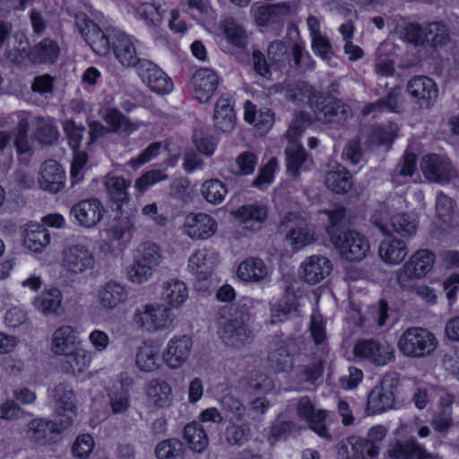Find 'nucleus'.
I'll return each mask as SVG.
<instances>
[{
	"label": "nucleus",
	"mask_w": 459,
	"mask_h": 459,
	"mask_svg": "<svg viewBox=\"0 0 459 459\" xmlns=\"http://www.w3.org/2000/svg\"><path fill=\"white\" fill-rule=\"evenodd\" d=\"M227 312L226 308L220 312L218 335L227 346L238 348L252 337L251 315L245 308H235L229 317Z\"/></svg>",
	"instance_id": "obj_1"
},
{
	"label": "nucleus",
	"mask_w": 459,
	"mask_h": 459,
	"mask_svg": "<svg viewBox=\"0 0 459 459\" xmlns=\"http://www.w3.org/2000/svg\"><path fill=\"white\" fill-rule=\"evenodd\" d=\"M437 339L430 331L419 326L407 328L400 335L397 347L406 358L424 359L431 356L437 347Z\"/></svg>",
	"instance_id": "obj_2"
},
{
	"label": "nucleus",
	"mask_w": 459,
	"mask_h": 459,
	"mask_svg": "<svg viewBox=\"0 0 459 459\" xmlns=\"http://www.w3.org/2000/svg\"><path fill=\"white\" fill-rule=\"evenodd\" d=\"M404 36L415 47H430L434 49L443 48L451 39L449 28L443 22H431L423 26L409 23L404 28Z\"/></svg>",
	"instance_id": "obj_3"
},
{
	"label": "nucleus",
	"mask_w": 459,
	"mask_h": 459,
	"mask_svg": "<svg viewBox=\"0 0 459 459\" xmlns=\"http://www.w3.org/2000/svg\"><path fill=\"white\" fill-rule=\"evenodd\" d=\"M328 236L340 255L349 262H359L366 258L370 251L367 238L356 230L334 232L330 230Z\"/></svg>",
	"instance_id": "obj_4"
},
{
	"label": "nucleus",
	"mask_w": 459,
	"mask_h": 459,
	"mask_svg": "<svg viewBox=\"0 0 459 459\" xmlns=\"http://www.w3.org/2000/svg\"><path fill=\"white\" fill-rule=\"evenodd\" d=\"M133 321L141 329L159 332L172 325L174 314L165 304H146L134 311Z\"/></svg>",
	"instance_id": "obj_5"
},
{
	"label": "nucleus",
	"mask_w": 459,
	"mask_h": 459,
	"mask_svg": "<svg viewBox=\"0 0 459 459\" xmlns=\"http://www.w3.org/2000/svg\"><path fill=\"white\" fill-rule=\"evenodd\" d=\"M73 424V416L56 421L36 418L27 425V438L37 445L46 446L56 443V436Z\"/></svg>",
	"instance_id": "obj_6"
},
{
	"label": "nucleus",
	"mask_w": 459,
	"mask_h": 459,
	"mask_svg": "<svg viewBox=\"0 0 459 459\" xmlns=\"http://www.w3.org/2000/svg\"><path fill=\"white\" fill-rule=\"evenodd\" d=\"M60 265L68 274H82L94 268L91 250L82 243L66 245L61 252Z\"/></svg>",
	"instance_id": "obj_7"
},
{
	"label": "nucleus",
	"mask_w": 459,
	"mask_h": 459,
	"mask_svg": "<svg viewBox=\"0 0 459 459\" xmlns=\"http://www.w3.org/2000/svg\"><path fill=\"white\" fill-rule=\"evenodd\" d=\"M434 255L427 249L416 251L410 259L396 271V281L402 289L411 288V281L424 277L432 268Z\"/></svg>",
	"instance_id": "obj_8"
},
{
	"label": "nucleus",
	"mask_w": 459,
	"mask_h": 459,
	"mask_svg": "<svg viewBox=\"0 0 459 459\" xmlns=\"http://www.w3.org/2000/svg\"><path fill=\"white\" fill-rule=\"evenodd\" d=\"M298 217L291 212L286 214L280 222L279 230L285 232V240L292 249L299 250L316 240V235L311 227L296 222Z\"/></svg>",
	"instance_id": "obj_9"
},
{
	"label": "nucleus",
	"mask_w": 459,
	"mask_h": 459,
	"mask_svg": "<svg viewBox=\"0 0 459 459\" xmlns=\"http://www.w3.org/2000/svg\"><path fill=\"white\" fill-rule=\"evenodd\" d=\"M193 346L194 342L188 335H175L166 343L161 360L169 369H178L189 360Z\"/></svg>",
	"instance_id": "obj_10"
},
{
	"label": "nucleus",
	"mask_w": 459,
	"mask_h": 459,
	"mask_svg": "<svg viewBox=\"0 0 459 459\" xmlns=\"http://www.w3.org/2000/svg\"><path fill=\"white\" fill-rule=\"evenodd\" d=\"M420 169L428 180L440 184H448L458 176L446 157L436 154L423 157L420 160Z\"/></svg>",
	"instance_id": "obj_11"
},
{
	"label": "nucleus",
	"mask_w": 459,
	"mask_h": 459,
	"mask_svg": "<svg viewBox=\"0 0 459 459\" xmlns=\"http://www.w3.org/2000/svg\"><path fill=\"white\" fill-rule=\"evenodd\" d=\"M394 348L387 342L363 339L353 347V354L361 359L368 360L376 366H384L394 360Z\"/></svg>",
	"instance_id": "obj_12"
},
{
	"label": "nucleus",
	"mask_w": 459,
	"mask_h": 459,
	"mask_svg": "<svg viewBox=\"0 0 459 459\" xmlns=\"http://www.w3.org/2000/svg\"><path fill=\"white\" fill-rule=\"evenodd\" d=\"M309 107L313 110L316 119L322 123H331L336 117L343 118L349 111L340 100L325 96L317 91L314 98L311 99Z\"/></svg>",
	"instance_id": "obj_13"
},
{
	"label": "nucleus",
	"mask_w": 459,
	"mask_h": 459,
	"mask_svg": "<svg viewBox=\"0 0 459 459\" xmlns=\"http://www.w3.org/2000/svg\"><path fill=\"white\" fill-rule=\"evenodd\" d=\"M136 72L143 82L156 93L168 94L173 90V83L168 75L147 59L138 62Z\"/></svg>",
	"instance_id": "obj_14"
},
{
	"label": "nucleus",
	"mask_w": 459,
	"mask_h": 459,
	"mask_svg": "<svg viewBox=\"0 0 459 459\" xmlns=\"http://www.w3.org/2000/svg\"><path fill=\"white\" fill-rule=\"evenodd\" d=\"M297 413L300 420H305L308 428L319 437L331 440L332 436L325 425L326 411L322 409H315L314 404L307 396L301 397L297 403Z\"/></svg>",
	"instance_id": "obj_15"
},
{
	"label": "nucleus",
	"mask_w": 459,
	"mask_h": 459,
	"mask_svg": "<svg viewBox=\"0 0 459 459\" xmlns=\"http://www.w3.org/2000/svg\"><path fill=\"white\" fill-rule=\"evenodd\" d=\"M406 90L422 108H431L438 97L436 82L427 76H414L407 83Z\"/></svg>",
	"instance_id": "obj_16"
},
{
	"label": "nucleus",
	"mask_w": 459,
	"mask_h": 459,
	"mask_svg": "<svg viewBox=\"0 0 459 459\" xmlns=\"http://www.w3.org/2000/svg\"><path fill=\"white\" fill-rule=\"evenodd\" d=\"M105 208L96 198L78 202L70 210L77 223L84 228L96 226L103 218Z\"/></svg>",
	"instance_id": "obj_17"
},
{
	"label": "nucleus",
	"mask_w": 459,
	"mask_h": 459,
	"mask_svg": "<svg viewBox=\"0 0 459 459\" xmlns=\"http://www.w3.org/2000/svg\"><path fill=\"white\" fill-rule=\"evenodd\" d=\"M110 37L112 39V49L118 62L126 67H134L140 59L137 56L136 48L133 39L125 32L112 29Z\"/></svg>",
	"instance_id": "obj_18"
},
{
	"label": "nucleus",
	"mask_w": 459,
	"mask_h": 459,
	"mask_svg": "<svg viewBox=\"0 0 459 459\" xmlns=\"http://www.w3.org/2000/svg\"><path fill=\"white\" fill-rule=\"evenodd\" d=\"M269 208L263 203L254 202L243 204L232 212L234 217L245 229L257 230L268 218Z\"/></svg>",
	"instance_id": "obj_19"
},
{
	"label": "nucleus",
	"mask_w": 459,
	"mask_h": 459,
	"mask_svg": "<svg viewBox=\"0 0 459 459\" xmlns=\"http://www.w3.org/2000/svg\"><path fill=\"white\" fill-rule=\"evenodd\" d=\"M185 232L192 239H208L217 231V222L210 215L199 212L186 217Z\"/></svg>",
	"instance_id": "obj_20"
},
{
	"label": "nucleus",
	"mask_w": 459,
	"mask_h": 459,
	"mask_svg": "<svg viewBox=\"0 0 459 459\" xmlns=\"http://www.w3.org/2000/svg\"><path fill=\"white\" fill-rule=\"evenodd\" d=\"M218 84V75L208 68L198 69L191 79L194 96L201 103H206L212 99Z\"/></svg>",
	"instance_id": "obj_21"
},
{
	"label": "nucleus",
	"mask_w": 459,
	"mask_h": 459,
	"mask_svg": "<svg viewBox=\"0 0 459 459\" xmlns=\"http://www.w3.org/2000/svg\"><path fill=\"white\" fill-rule=\"evenodd\" d=\"M338 459H374L376 450L363 437L351 436L343 438L337 446Z\"/></svg>",
	"instance_id": "obj_22"
},
{
	"label": "nucleus",
	"mask_w": 459,
	"mask_h": 459,
	"mask_svg": "<svg viewBox=\"0 0 459 459\" xmlns=\"http://www.w3.org/2000/svg\"><path fill=\"white\" fill-rule=\"evenodd\" d=\"M96 299L103 311L110 312L127 300V291L121 283L108 281L99 289Z\"/></svg>",
	"instance_id": "obj_23"
},
{
	"label": "nucleus",
	"mask_w": 459,
	"mask_h": 459,
	"mask_svg": "<svg viewBox=\"0 0 459 459\" xmlns=\"http://www.w3.org/2000/svg\"><path fill=\"white\" fill-rule=\"evenodd\" d=\"M331 261L324 255H311L300 265V275L309 284H316L332 272Z\"/></svg>",
	"instance_id": "obj_24"
},
{
	"label": "nucleus",
	"mask_w": 459,
	"mask_h": 459,
	"mask_svg": "<svg viewBox=\"0 0 459 459\" xmlns=\"http://www.w3.org/2000/svg\"><path fill=\"white\" fill-rule=\"evenodd\" d=\"M65 171L56 160H49L40 168L39 184L40 188L49 193H58L65 187Z\"/></svg>",
	"instance_id": "obj_25"
},
{
	"label": "nucleus",
	"mask_w": 459,
	"mask_h": 459,
	"mask_svg": "<svg viewBox=\"0 0 459 459\" xmlns=\"http://www.w3.org/2000/svg\"><path fill=\"white\" fill-rule=\"evenodd\" d=\"M275 93H281L290 101L306 102L308 106L316 91L305 82H284L273 87Z\"/></svg>",
	"instance_id": "obj_26"
},
{
	"label": "nucleus",
	"mask_w": 459,
	"mask_h": 459,
	"mask_svg": "<svg viewBox=\"0 0 459 459\" xmlns=\"http://www.w3.org/2000/svg\"><path fill=\"white\" fill-rule=\"evenodd\" d=\"M147 403L157 409L169 408L173 402V392L170 385L163 379H152L145 389Z\"/></svg>",
	"instance_id": "obj_27"
},
{
	"label": "nucleus",
	"mask_w": 459,
	"mask_h": 459,
	"mask_svg": "<svg viewBox=\"0 0 459 459\" xmlns=\"http://www.w3.org/2000/svg\"><path fill=\"white\" fill-rule=\"evenodd\" d=\"M217 256L207 249L196 250L188 260L190 272L200 281L207 280L216 266Z\"/></svg>",
	"instance_id": "obj_28"
},
{
	"label": "nucleus",
	"mask_w": 459,
	"mask_h": 459,
	"mask_svg": "<svg viewBox=\"0 0 459 459\" xmlns=\"http://www.w3.org/2000/svg\"><path fill=\"white\" fill-rule=\"evenodd\" d=\"M62 357L59 363L61 370L74 376L84 372L90 367L92 360L91 351L83 348H75L63 354Z\"/></svg>",
	"instance_id": "obj_29"
},
{
	"label": "nucleus",
	"mask_w": 459,
	"mask_h": 459,
	"mask_svg": "<svg viewBox=\"0 0 459 459\" xmlns=\"http://www.w3.org/2000/svg\"><path fill=\"white\" fill-rule=\"evenodd\" d=\"M160 348L153 342H144L135 354V365L142 372L152 373L160 368Z\"/></svg>",
	"instance_id": "obj_30"
},
{
	"label": "nucleus",
	"mask_w": 459,
	"mask_h": 459,
	"mask_svg": "<svg viewBox=\"0 0 459 459\" xmlns=\"http://www.w3.org/2000/svg\"><path fill=\"white\" fill-rule=\"evenodd\" d=\"M79 336L77 331L71 325H61L56 328L51 338V351L54 354L62 356L77 348Z\"/></svg>",
	"instance_id": "obj_31"
},
{
	"label": "nucleus",
	"mask_w": 459,
	"mask_h": 459,
	"mask_svg": "<svg viewBox=\"0 0 459 459\" xmlns=\"http://www.w3.org/2000/svg\"><path fill=\"white\" fill-rule=\"evenodd\" d=\"M394 402V394L392 386L381 382L369 393L367 410L371 414L381 413L392 408Z\"/></svg>",
	"instance_id": "obj_32"
},
{
	"label": "nucleus",
	"mask_w": 459,
	"mask_h": 459,
	"mask_svg": "<svg viewBox=\"0 0 459 459\" xmlns=\"http://www.w3.org/2000/svg\"><path fill=\"white\" fill-rule=\"evenodd\" d=\"M378 253L380 258L385 264L396 265L406 257L408 247L403 240L388 236L381 241Z\"/></svg>",
	"instance_id": "obj_33"
},
{
	"label": "nucleus",
	"mask_w": 459,
	"mask_h": 459,
	"mask_svg": "<svg viewBox=\"0 0 459 459\" xmlns=\"http://www.w3.org/2000/svg\"><path fill=\"white\" fill-rule=\"evenodd\" d=\"M214 126L218 131L228 133L233 130L236 123V117L230 97L221 96L219 98L214 108Z\"/></svg>",
	"instance_id": "obj_34"
},
{
	"label": "nucleus",
	"mask_w": 459,
	"mask_h": 459,
	"mask_svg": "<svg viewBox=\"0 0 459 459\" xmlns=\"http://www.w3.org/2000/svg\"><path fill=\"white\" fill-rule=\"evenodd\" d=\"M161 299L167 306L178 308L188 299V288L183 281L169 279L162 283Z\"/></svg>",
	"instance_id": "obj_35"
},
{
	"label": "nucleus",
	"mask_w": 459,
	"mask_h": 459,
	"mask_svg": "<svg viewBox=\"0 0 459 459\" xmlns=\"http://www.w3.org/2000/svg\"><path fill=\"white\" fill-rule=\"evenodd\" d=\"M325 185L333 193L345 194L351 188V177L342 165L336 163L325 172Z\"/></svg>",
	"instance_id": "obj_36"
},
{
	"label": "nucleus",
	"mask_w": 459,
	"mask_h": 459,
	"mask_svg": "<svg viewBox=\"0 0 459 459\" xmlns=\"http://www.w3.org/2000/svg\"><path fill=\"white\" fill-rule=\"evenodd\" d=\"M237 274L244 281L257 282L268 275V268L262 259L250 257L238 265Z\"/></svg>",
	"instance_id": "obj_37"
},
{
	"label": "nucleus",
	"mask_w": 459,
	"mask_h": 459,
	"mask_svg": "<svg viewBox=\"0 0 459 459\" xmlns=\"http://www.w3.org/2000/svg\"><path fill=\"white\" fill-rule=\"evenodd\" d=\"M52 397L57 406L58 410H62L65 414H62L60 419L73 416V421L76 416V406L74 403V394L71 387L65 384L57 385L52 390Z\"/></svg>",
	"instance_id": "obj_38"
},
{
	"label": "nucleus",
	"mask_w": 459,
	"mask_h": 459,
	"mask_svg": "<svg viewBox=\"0 0 459 459\" xmlns=\"http://www.w3.org/2000/svg\"><path fill=\"white\" fill-rule=\"evenodd\" d=\"M103 120L110 126L108 128L110 133L129 134L139 128L138 123L131 122L122 112L112 108L105 110Z\"/></svg>",
	"instance_id": "obj_39"
},
{
	"label": "nucleus",
	"mask_w": 459,
	"mask_h": 459,
	"mask_svg": "<svg viewBox=\"0 0 459 459\" xmlns=\"http://www.w3.org/2000/svg\"><path fill=\"white\" fill-rule=\"evenodd\" d=\"M23 242L25 247L39 253L49 245L50 233L41 225H31L26 230Z\"/></svg>",
	"instance_id": "obj_40"
},
{
	"label": "nucleus",
	"mask_w": 459,
	"mask_h": 459,
	"mask_svg": "<svg viewBox=\"0 0 459 459\" xmlns=\"http://www.w3.org/2000/svg\"><path fill=\"white\" fill-rule=\"evenodd\" d=\"M287 169L293 176L298 177L299 170L305 166L308 160L307 155L300 143L295 139H290V144L286 148Z\"/></svg>",
	"instance_id": "obj_41"
},
{
	"label": "nucleus",
	"mask_w": 459,
	"mask_h": 459,
	"mask_svg": "<svg viewBox=\"0 0 459 459\" xmlns=\"http://www.w3.org/2000/svg\"><path fill=\"white\" fill-rule=\"evenodd\" d=\"M62 304V294L57 289L43 291L34 301V307L44 316L56 314Z\"/></svg>",
	"instance_id": "obj_42"
},
{
	"label": "nucleus",
	"mask_w": 459,
	"mask_h": 459,
	"mask_svg": "<svg viewBox=\"0 0 459 459\" xmlns=\"http://www.w3.org/2000/svg\"><path fill=\"white\" fill-rule=\"evenodd\" d=\"M111 30L109 29L103 32L98 25H91V30L87 32L84 39L96 54L105 56L112 46Z\"/></svg>",
	"instance_id": "obj_43"
},
{
	"label": "nucleus",
	"mask_w": 459,
	"mask_h": 459,
	"mask_svg": "<svg viewBox=\"0 0 459 459\" xmlns=\"http://www.w3.org/2000/svg\"><path fill=\"white\" fill-rule=\"evenodd\" d=\"M105 188L110 199L117 204L128 202V187L131 186L130 180H126L122 177L108 175L105 180Z\"/></svg>",
	"instance_id": "obj_44"
},
{
	"label": "nucleus",
	"mask_w": 459,
	"mask_h": 459,
	"mask_svg": "<svg viewBox=\"0 0 459 459\" xmlns=\"http://www.w3.org/2000/svg\"><path fill=\"white\" fill-rule=\"evenodd\" d=\"M59 54V47L56 42L49 39H44L35 45L30 51V58L37 63H53Z\"/></svg>",
	"instance_id": "obj_45"
},
{
	"label": "nucleus",
	"mask_w": 459,
	"mask_h": 459,
	"mask_svg": "<svg viewBox=\"0 0 459 459\" xmlns=\"http://www.w3.org/2000/svg\"><path fill=\"white\" fill-rule=\"evenodd\" d=\"M184 437L189 447L198 453L203 452L208 446L206 432L196 421H193L185 427Z\"/></svg>",
	"instance_id": "obj_46"
},
{
	"label": "nucleus",
	"mask_w": 459,
	"mask_h": 459,
	"mask_svg": "<svg viewBox=\"0 0 459 459\" xmlns=\"http://www.w3.org/2000/svg\"><path fill=\"white\" fill-rule=\"evenodd\" d=\"M401 96V89L394 88L385 99L379 100L374 103L365 106L362 109L364 116L375 113L377 111L389 110L392 112H398L400 109L399 99Z\"/></svg>",
	"instance_id": "obj_47"
},
{
	"label": "nucleus",
	"mask_w": 459,
	"mask_h": 459,
	"mask_svg": "<svg viewBox=\"0 0 459 459\" xmlns=\"http://www.w3.org/2000/svg\"><path fill=\"white\" fill-rule=\"evenodd\" d=\"M201 194L208 203L217 205L224 201L228 194V188L219 179H209L202 184Z\"/></svg>",
	"instance_id": "obj_48"
},
{
	"label": "nucleus",
	"mask_w": 459,
	"mask_h": 459,
	"mask_svg": "<svg viewBox=\"0 0 459 459\" xmlns=\"http://www.w3.org/2000/svg\"><path fill=\"white\" fill-rule=\"evenodd\" d=\"M391 225L397 234L403 237H411L417 231L418 221L412 214L401 212L392 216Z\"/></svg>",
	"instance_id": "obj_49"
},
{
	"label": "nucleus",
	"mask_w": 459,
	"mask_h": 459,
	"mask_svg": "<svg viewBox=\"0 0 459 459\" xmlns=\"http://www.w3.org/2000/svg\"><path fill=\"white\" fill-rule=\"evenodd\" d=\"M108 403L113 414H124L130 408V393L121 384L119 388L108 392Z\"/></svg>",
	"instance_id": "obj_50"
},
{
	"label": "nucleus",
	"mask_w": 459,
	"mask_h": 459,
	"mask_svg": "<svg viewBox=\"0 0 459 459\" xmlns=\"http://www.w3.org/2000/svg\"><path fill=\"white\" fill-rule=\"evenodd\" d=\"M420 449L415 440L397 441L390 445L388 455L392 459H416Z\"/></svg>",
	"instance_id": "obj_51"
},
{
	"label": "nucleus",
	"mask_w": 459,
	"mask_h": 459,
	"mask_svg": "<svg viewBox=\"0 0 459 459\" xmlns=\"http://www.w3.org/2000/svg\"><path fill=\"white\" fill-rule=\"evenodd\" d=\"M245 119L247 122L254 124L257 128L265 131L273 126L274 116L267 108H263L258 111H255L247 107L245 111Z\"/></svg>",
	"instance_id": "obj_52"
},
{
	"label": "nucleus",
	"mask_w": 459,
	"mask_h": 459,
	"mask_svg": "<svg viewBox=\"0 0 459 459\" xmlns=\"http://www.w3.org/2000/svg\"><path fill=\"white\" fill-rule=\"evenodd\" d=\"M268 363L275 373L288 372L293 367L292 358L284 347L271 351L268 355Z\"/></svg>",
	"instance_id": "obj_53"
},
{
	"label": "nucleus",
	"mask_w": 459,
	"mask_h": 459,
	"mask_svg": "<svg viewBox=\"0 0 459 459\" xmlns=\"http://www.w3.org/2000/svg\"><path fill=\"white\" fill-rule=\"evenodd\" d=\"M257 157L250 152L240 153L231 165L230 171L237 176H247L254 172L257 165Z\"/></svg>",
	"instance_id": "obj_54"
},
{
	"label": "nucleus",
	"mask_w": 459,
	"mask_h": 459,
	"mask_svg": "<svg viewBox=\"0 0 459 459\" xmlns=\"http://www.w3.org/2000/svg\"><path fill=\"white\" fill-rule=\"evenodd\" d=\"M136 258L155 270L162 261V255L158 245L154 243H144L140 247Z\"/></svg>",
	"instance_id": "obj_55"
},
{
	"label": "nucleus",
	"mask_w": 459,
	"mask_h": 459,
	"mask_svg": "<svg viewBox=\"0 0 459 459\" xmlns=\"http://www.w3.org/2000/svg\"><path fill=\"white\" fill-rule=\"evenodd\" d=\"M58 132L53 119L37 118V136L45 144H50L57 139Z\"/></svg>",
	"instance_id": "obj_56"
},
{
	"label": "nucleus",
	"mask_w": 459,
	"mask_h": 459,
	"mask_svg": "<svg viewBox=\"0 0 459 459\" xmlns=\"http://www.w3.org/2000/svg\"><path fill=\"white\" fill-rule=\"evenodd\" d=\"M222 27L225 35L233 45L237 47H244L246 45V31L233 19H226L222 23Z\"/></svg>",
	"instance_id": "obj_57"
},
{
	"label": "nucleus",
	"mask_w": 459,
	"mask_h": 459,
	"mask_svg": "<svg viewBox=\"0 0 459 459\" xmlns=\"http://www.w3.org/2000/svg\"><path fill=\"white\" fill-rule=\"evenodd\" d=\"M154 270L150 265L141 262L135 257L134 263L127 272L128 280L134 283H143L147 281L152 275Z\"/></svg>",
	"instance_id": "obj_58"
},
{
	"label": "nucleus",
	"mask_w": 459,
	"mask_h": 459,
	"mask_svg": "<svg viewBox=\"0 0 459 459\" xmlns=\"http://www.w3.org/2000/svg\"><path fill=\"white\" fill-rule=\"evenodd\" d=\"M182 443L178 439H166L160 442L155 449L158 459H177L181 454Z\"/></svg>",
	"instance_id": "obj_59"
},
{
	"label": "nucleus",
	"mask_w": 459,
	"mask_h": 459,
	"mask_svg": "<svg viewBox=\"0 0 459 459\" xmlns=\"http://www.w3.org/2000/svg\"><path fill=\"white\" fill-rule=\"evenodd\" d=\"M168 175L160 169H152L143 173L135 180L134 187L140 192L144 193L150 186L154 184L167 180Z\"/></svg>",
	"instance_id": "obj_60"
},
{
	"label": "nucleus",
	"mask_w": 459,
	"mask_h": 459,
	"mask_svg": "<svg viewBox=\"0 0 459 459\" xmlns=\"http://www.w3.org/2000/svg\"><path fill=\"white\" fill-rule=\"evenodd\" d=\"M137 18L142 20L147 26H158L161 22V16L157 7L150 3L141 4L135 9Z\"/></svg>",
	"instance_id": "obj_61"
},
{
	"label": "nucleus",
	"mask_w": 459,
	"mask_h": 459,
	"mask_svg": "<svg viewBox=\"0 0 459 459\" xmlns=\"http://www.w3.org/2000/svg\"><path fill=\"white\" fill-rule=\"evenodd\" d=\"M94 448L93 437L89 434H82L76 437L72 453L74 457L87 459Z\"/></svg>",
	"instance_id": "obj_62"
},
{
	"label": "nucleus",
	"mask_w": 459,
	"mask_h": 459,
	"mask_svg": "<svg viewBox=\"0 0 459 459\" xmlns=\"http://www.w3.org/2000/svg\"><path fill=\"white\" fill-rule=\"evenodd\" d=\"M248 385L251 390L261 394H266L274 387L273 380L262 372L251 373Z\"/></svg>",
	"instance_id": "obj_63"
},
{
	"label": "nucleus",
	"mask_w": 459,
	"mask_h": 459,
	"mask_svg": "<svg viewBox=\"0 0 459 459\" xmlns=\"http://www.w3.org/2000/svg\"><path fill=\"white\" fill-rule=\"evenodd\" d=\"M249 428L247 425L232 424L226 429V441L232 446H241L247 441Z\"/></svg>",
	"instance_id": "obj_64"
}]
</instances>
